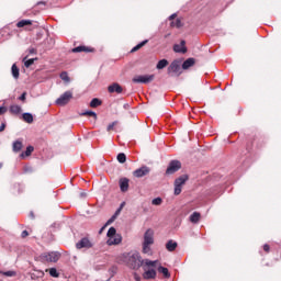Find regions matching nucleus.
Returning a JSON list of instances; mask_svg holds the SVG:
<instances>
[{"label":"nucleus","instance_id":"obj_1","mask_svg":"<svg viewBox=\"0 0 281 281\" xmlns=\"http://www.w3.org/2000/svg\"><path fill=\"white\" fill-rule=\"evenodd\" d=\"M151 245H155V231L153 228H148L144 234L143 240V254L147 256L153 255V249L150 248Z\"/></svg>","mask_w":281,"mask_h":281},{"label":"nucleus","instance_id":"obj_2","mask_svg":"<svg viewBox=\"0 0 281 281\" xmlns=\"http://www.w3.org/2000/svg\"><path fill=\"white\" fill-rule=\"evenodd\" d=\"M124 262L130 269H139V267L144 265V260H142L139 252H128L124 256Z\"/></svg>","mask_w":281,"mask_h":281},{"label":"nucleus","instance_id":"obj_3","mask_svg":"<svg viewBox=\"0 0 281 281\" xmlns=\"http://www.w3.org/2000/svg\"><path fill=\"white\" fill-rule=\"evenodd\" d=\"M153 80H155V75H139L135 76L132 79V82H134V85H149V82H153Z\"/></svg>","mask_w":281,"mask_h":281},{"label":"nucleus","instance_id":"obj_4","mask_svg":"<svg viewBox=\"0 0 281 281\" xmlns=\"http://www.w3.org/2000/svg\"><path fill=\"white\" fill-rule=\"evenodd\" d=\"M72 98H74V92L66 91L56 100V104L57 106H65L66 104H69Z\"/></svg>","mask_w":281,"mask_h":281},{"label":"nucleus","instance_id":"obj_5","mask_svg":"<svg viewBox=\"0 0 281 281\" xmlns=\"http://www.w3.org/2000/svg\"><path fill=\"white\" fill-rule=\"evenodd\" d=\"M188 175H182L175 180V195L179 196L181 194L182 186H186V181H188Z\"/></svg>","mask_w":281,"mask_h":281},{"label":"nucleus","instance_id":"obj_6","mask_svg":"<svg viewBox=\"0 0 281 281\" xmlns=\"http://www.w3.org/2000/svg\"><path fill=\"white\" fill-rule=\"evenodd\" d=\"M41 260H43V262H56L57 260H60V254L45 252L41 256Z\"/></svg>","mask_w":281,"mask_h":281},{"label":"nucleus","instance_id":"obj_7","mask_svg":"<svg viewBox=\"0 0 281 281\" xmlns=\"http://www.w3.org/2000/svg\"><path fill=\"white\" fill-rule=\"evenodd\" d=\"M181 168V161L179 160H171L167 167L166 175H175V172H179Z\"/></svg>","mask_w":281,"mask_h":281},{"label":"nucleus","instance_id":"obj_8","mask_svg":"<svg viewBox=\"0 0 281 281\" xmlns=\"http://www.w3.org/2000/svg\"><path fill=\"white\" fill-rule=\"evenodd\" d=\"M91 247H93V243L89 237H83L76 244V249H91Z\"/></svg>","mask_w":281,"mask_h":281},{"label":"nucleus","instance_id":"obj_9","mask_svg":"<svg viewBox=\"0 0 281 281\" xmlns=\"http://www.w3.org/2000/svg\"><path fill=\"white\" fill-rule=\"evenodd\" d=\"M72 54H80L82 52H85L86 54H93V52H95V48L90 47V46H77L75 48L71 49Z\"/></svg>","mask_w":281,"mask_h":281},{"label":"nucleus","instance_id":"obj_10","mask_svg":"<svg viewBox=\"0 0 281 281\" xmlns=\"http://www.w3.org/2000/svg\"><path fill=\"white\" fill-rule=\"evenodd\" d=\"M133 175L137 178V179H142V177H146L147 175H150V168L143 166L139 169H136Z\"/></svg>","mask_w":281,"mask_h":281},{"label":"nucleus","instance_id":"obj_11","mask_svg":"<svg viewBox=\"0 0 281 281\" xmlns=\"http://www.w3.org/2000/svg\"><path fill=\"white\" fill-rule=\"evenodd\" d=\"M169 21H171L170 27H183V22H181L180 18L177 19V13L171 14Z\"/></svg>","mask_w":281,"mask_h":281},{"label":"nucleus","instance_id":"obj_12","mask_svg":"<svg viewBox=\"0 0 281 281\" xmlns=\"http://www.w3.org/2000/svg\"><path fill=\"white\" fill-rule=\"evenodd\" d=\"M181 71V64H179V60H173L170 66L168 67V74H178Z\"/></svg>","mask_w":281,"mask_h":281},{"label":"nucleus","instance_id":"obj_13","mask_svg":"<svg viewBox=\"0 0 281 281\" xmlns=\"http://www.w3.org/2000/svg\"><path fill=\"white\" fill-rule=\"evenodd\" d=\"M173 52H176V54H187L188 48L186 47V41L182 40L180 44H175Z\"/></svg>","mask_w":281,"mask_h":281},{"label":"nucleus","instance_id":"obj_14","mask_svg":"<svg viewBox=\"0 0 281 281\" xmlns=\"http://www.w3.org/2000/svg\"><path fill=\"white\" fill-rule=\"evenodd\" d=\"M120 243H122V235H115L114 237H110L106 240V245H109V247L113 245H120Z\"/></svg>","mask_w":281,"mask_h":281},{"label":"nucleus","instance_id":"obj_15","mask_svg":"<svg viewBox=\"0 0 281 281\" xmlns=\"http://www.w3.org/2000/svg\"><path fill=\"white\" fill-rule=\"evenodd\" d=\"M108 91L109 93H122L123 89L122 86H120V83H113L108 87Z\"/></svg>","mask_w":281,"mask_h":281},{"label":"nucleus","instance_id":"obj_16","mask_svg":"<svg viewBox=\"0 0 281 281\" xmlns=\"http://www.w3.org/2000/svg\"><path fill=\"white\" fill-rule=\"evenodd\" d=\"M143 278H144L145 280H155V278H157V271H155V269L147 270V271H145V273L143 274Z\"/></svg>","mask_w":281,"mask_h":281},{"label":"nucleus","instance_id":"obj_17","mask_svg":"<svg viewBox=\"0 0 281 281\" xmlns=\"http://www.w3.org/2000/svg\"><path fill=\"white\" fill-rule=\"evenodd\" d=\"M120 188L121 192H128V178L120 179Z\"/></svg>","mask_w":281,"mask_h":281},{"label":"nucleus","instance_id":"obj_18","mask_svg":"<svg viewBox=\"0 0 281 281\" xmlns=\"http://www.w3.org/2000/svg\"><path fill=\"white\" fill-rule=\"evenodd\" d=\"M9 111H10V114L11 115H20L21 114V106L20 105H16V104H13L9 108Z\"/></svg>","mask_w":281,"mask_h":281},{"label":"nucleus","instance_id":"obj_19","mask_svg":"<svg viewBox=\"0 0 281 281\" xmlns=\"http://www.w3.org/2000/svg\"><path fill=\"white\" fill-rule=\"evenodd\" d=\"M22 120L23 122H26V124H32L34 122V116L32 115V113H23L22 114Z\"/></svg>","mask_w":281,"mask_h":281},{"label":"nucleus","instance_id":"obj_20","mask_svg":"<svg viewBox=\"0 0 281 281\" xmlns=\"http://www.w3.org/2000/svg\"><path fill=\"white\" fill-rule=\"evenodd\" d=\"M194 63H196L194 58H188L183 61L182 69H190V67H193Z\"/></svg>","mask_w":281,"mask_h":281},{"label":"nucleus","instance_id":"obj_21","mask_svg":"<svg viewBox=\"0 0 281 281\" xmlns=\"http://www.w3.org/2000/svg\"><path fill=\"white\" fill-rule=\"evenodd\" d=\"M13 153H21V150L23 149V142L21 140H16L13 143Z\"/></svg>","mask_w":281,"mask_h":281},{"label":"nucleus","instance_id":"obj_22","mask_svg":"<svg viewBox=\"0 0 281 281\" xmlns=\"http://www.w3.org/2000/svg\"><path fill=\"white\" fill-rule=\"evenodd\" d=\"M145 45H148V40H145L137 44L135 47L132 48L131 53L135 54V52H139V49H142V47H144Z\"/></svg>","mask_w":281,"mask_h":281},{"label":"nucleus","instance_id":"obj_23","mask_svg":"<svg viewBox=\"0 0 281 281\" xmlns=\"http://www.w3.org/2000/svg\"><path fill=\"white\" fill-rule=\"evenodd\" d=\"M190 221L194 224L199 223V221H201V213L199 212H193L191 215H190Z\"/></svg>","mask_w":281,"mask_h":281},{"label":"nucleus","instance_id":"obj_24","mask_svg":"<svg viewBox=\"0 0 281 281\" xmlns=\"http://www.w3.org/2000/svg\"><path fill=\"white\" fill-rule=\"evenodd\" d=\"M178 247V244L177 241H173V240H169L167 244H166V249L168 251H175V249H177Z\"/></svg>","mask_w":281,"mask_h":281},{"label":"nucleus","instance_id":"obj_25","mask_svg":"<svg viewBox=\"0 0 281 281\" xmlns=\"http://www.w3.org/2000/svg\"><path fill=\"white\" fill-rule=\"evenodd\" d=\"M11 71H12V76L15 80H19V76H20V70L19 67L16 66V64H13L11 67Z\"/></svg>","mask_w":281,"mask_h":281},{"label":"nucleus","instance_id":"obj_26","mask_svg":"<svg viewBox=\"0 0 281 281\" xmlns=\"http://www.w3.org/2000/svg\"><path fill=\"white\" fill-rule=\"evenodd\" d=\"M158 273H162L164 278H170V271L166 267H158Z\"/></svg>","mask_w":281,"mask_h":281},{"label":"nucleus","instance_id":"obj_27","mask_svg":"<svg viewBox=\"0 0 281 281\" xmlns=\"http://www.w3.org/2000/svg\"><path fill=\"white\" fill-rule=\"evenodd\" d=\"M101 105H102V101L98 98L92 99L90 102L91 109H98V106H101Z\"/></svg>","mask_w":281,"mask_h":281},{"label":"nucleus","instance_id":"obj_28","mask_svg":"<svg viewBox=\"0 0 281 281\" xmlns=\"http://www.w3.org/2000/svg\"><path fill=\"white\" fill-rule=\"evenodd\" d=\"M168 67V59H161L156 65V69H166Z\"/></svg>","mask_w":281,"mask_h":281},{"label":"nucleus","instance_id":"obj_29","mask_svg":"<svg viewBox=\"0 0 281 281\" xmlns=\"http://www.w3.org/2000/svg\"><path fill=\"white\" fill-rule=\"evenodd\" d=\"M106 236L108 238H113L114 236H120V234H117V229H115V227H110Z\"/></svg>","mask_w":281,"mask_h":281},{"label":"nucleus","instance_id":"obj_30","mask_svg":"<svg viewBox=\"0 0 281 281\" xmlns=\"http://www.w3.org/2000/svg\"><path fill=\"white\" fill-rule=\"evenodd\" d=\"M27 25H32V20H22L16 23V27H25Z\"/></svg>","mask_w":281,"mask_h":281},{"label":"nucleus","instance_id":"obj_31","mask_svg":"<svg viewBox=\"0 0 281 281\" xmlns=\"http://www.w3.org/2000/svg\"><path fill=\"white\" fill-rule=\"evenodd\" d=\"M34 153V146H27L25 153L21 154V157H30Z\"/></svg>","mask_w":281,"mask_h":281},{"label":"nucleus","instance_id":"obj_32","mask_svg":"<svg viewBox=\"0 0 281 281\" xmlns=\"http://www.w3.org/2000/svg\"><path fill=\"white\" fill-rule=\"evenodd\" d=\"M46 271H48V273L52 278H60V273H58V270H56V268H50Z\"/></svg>","mask_w":281,"mask_h":281},{"label":"nucleus","instance_id":"obj_33","mask_svg":"<svg viewBox=\"0 0 281 281\" xmlns=\"http://www.w3.org/2000/svg\"><path fill=\"white\" fill-rule=\"evenodd\" d=\"M119 164H126V154L120 153L116 157Z\"/></svg>","mask_w":281,"mask_h":281},{"label":"nucleus","instance_id":"obj_34","mask_svg":"<svg viewBox=\"0 0 281 281\" xmlns=\"http://www.w3.org/2000/svg\"><path fill=\"white\" fill-rule=\"evenodd\" d=\"M81 115H83V116L88 115L89 117H93L94 120H98V114L93 111H86Z\"/></svg>","mask_w":281,"mask_h":281},{"label":"nucleus","instance_id":"obj_35","mask_svg":"<svg viewBox=\"0 0 281 281\" xmlns=\"http://www.w3.org/2000/svg\"><path fill=\"white\" fill-rule=\"evenodd\" d=\"M119 122L114 121L111 124L108 125L106 131L108 133H111V131H115V126H117Z\"/></svg>","mask_w":281,"mask_h":281},{"label":"nucleus","instance_id":"obj_36","mask_svg":"<svg viewBox=\"0 0 281 281\" xmlns=\"http://www.w3.org/2000/svg\"><path fill=\"white\" fill-rule=\"evenodd\" d=\"M60 78L64 80V82H70L71 79L69 78V75L67 74V71H63L60 74Z\"/></svg>","mask_w":281,"mask_h":281},{"label":"nucleus","instance_id":"obj_37","mask_svg":"<svg viewBox=\"0 0 281 281\" xmlns=\"http://www.w3.org/2000/svg\"><path fill=\"white\" fill-rule=\"evenodd\" d=\"M143 263H145L146 267H155L157 265V261H150L146 259V260H143Z\"/></svg>","mask_w":281,"mask_h":281},{"label":"nucleus","instance_id":"obj_38","mask_svg":"<svg viewBox=\"0 0 281 281\" xmlns=\"http://www.w3.org/2000/svg\"><path fill=\"white\" fill-rule=\"evenodd\" d=\"M161 203H164V200L161 198H155L151 201V204H154V205H161Z\"/></svg>","mask_w":281,"mask_h":281},{"label":"nucleus","instance_id":"obj_39","mask_svg":"<svg viewBox=\"0 0 281 281\" xmlns=\"http://www.w3.org/2000/svg\"><path fill=\"white\" fill-rule=\"evenodd\" d=\"M34 58H32V59H29V60H26V61H24V67H32V65H34Z\"/></svg>","mask_w":281,"mask_h":281},{"label":"nucleus","instance_id":"obj_40","mask_svg":"<svg viewBox=\"0 0 281 281\" xmlns=\"http://www.w3.org/2000/svg\"><path fill=\"white\" fill-rule=\"evenodd\" d=\"M115 218H117L116 215H113L110 220H108V222L105 223V227H109V225H111L112 223H114V222H115Z\"/></svg>","mask_w":281,"mask_h":281},{"label":"nucleus","instance_id":"obj_41","mask_svg":"<svg viewBox=\"0 0 281 281\" xmlns=\"http://www.w3.org/2000/svg\"><path fill=\"white\" fill-rule=\"evenodd\" d=\"M4 276H7L8 278H12L13 276H16L15 271H7L4 272Z\"/></svg>","mask_w":281,"mask_h":281},{"label":"nucleus","instance_id":"obj_42","mask_svg":"<svg viewBox=\"0 0 281 281\" xmlns=\"http://www.w3.org/2000/svg\"><path fill=\"white\" fill-rule=\"evenodd\" d=\"M270 250L271 247L268 244L263 245V251H266V254H269Z\"/></svg>","mask_w":281,"mask_h":281},{"label":"nucleus","instance_id":"obj_43","mask_svg":"<svg viewBox=\"0 0 281 281\" xmlns=\"http://www.w3.org/2000/svg\"><path fill=\"white\" fill-rule=\"evenodd\" d=\"M30 236V233L27 231H23L21 234V238H27Z\"/></svg>","mask_w":281,"mask_h":281},{"label":"nucleus","instance_id":"obj_44","mask_svg":"<svg viewBox=\"0 0 281 281\" xmlns=\"http://www.w3.org/2000/svg\"><path fill=\"white\" fill-rule=\"evenodd\" d=\"M27 93L23 92L22 95L19 98V100H21L22 102H25Z\"/></svg>","mask_w":281,"mask_h":281},{"label":"nucleus","instance_id":"obj_45","mask_svg":"<svg viewBox=\"0 0 281 281\" xmlns=\"http://www.w3.org/2000/svg\"><path fill=\"white\" fill-rule=\"evenodd\" d=\"M7 111L8 109L5 106H0V115H3Z\"/></svg>","mask_w":281,"mask_h":281},{"label":"nucleus","instance_id":"obj_46","mask_svg":"<svg viewBox=\"0 0 281 281\" xmlns=\"http://www.w3.org/2000/svg\"><path fill=\"white\" fill-rule=\"evenodd\" d=\"M5 131V123H2L0 125V133H3Z\"/></svg>","mask_w":281,"mask_h":281},{"label":"nucleus","instance_id":"obj_47","mask_svg":"<svg viewBox=\"0 0 281 281\" xmlns=\"http://www.w3.org/2000/svg\"><path fill=\"white\" fill-rule=\"evenodd\" d=\"M104 229H106V224H104V226L100 228L99 234H102V232H104Z\"/></svg>","mask_w":281,"mask_h":281},{"label":"nucleus","instance_id":"obj_48","mask_svg":"<svg viewBox=\"0 0 281 281\" xmlns=\"http://www.w3.org/2000/svg\"><path fill=\"white\" fill-rule=\"evenodd\" d=\"M37 5H47V2H45V1H40V2H37Z\"/></svg>","mask_w":281,"mask_h":281},{"label":"nucleus","instance_id":"obj_49","mask_svg":"<svg viewBox=\"0 0 281 281\" xmlns=\"http://www.w3.org/2000/svg\"><path fill=\"white\" fill-rule=\"evenodd\" d=\"M29 54H36L35 48H30V49H29Z\"/></svg>","mask_w":281,"mask_h":281},{"label":"nucleus","instance_id":"obj_50","mask_svg":"<svg viewBox=\"0 0 281 281\" xmlns=\"http://www.w3.org/2000/svg\"><path fill=\"white\" fill-rule=\"evenodd\" d=\"M134 278H135L136 281H139V280H140V278L138 277L137 273H134Z\"/></svg>","mask_w":281,"mask_h":281},{"label":"nucleus","instance_id":"obj_51","mask_svg":"<svg viewBox=\"0 0 281 281\" xmlns=\"http://www.w3.org/2000/svg\"><path fill=\"white\" fill-rule=\"evenodd\" d=\"M29 216H30V218H34L35 216H34V212H30V214H29Z\"/></svg>","mask_w":281,"mask_h":281},{"label":"nucleus","instance_id":"obj_52","mask_svg":"<svg viewBox=\"0 0 281 281\" xmlns=\"http://www.w3.org/2000/svg\"><path fill=\"white\" fill-rule=\"evenodd\" d=\"M120 212H121V209H119V210L115 212L114 216H117V215L120 214Z\"/></svg>","mask_w":281,"mask_h":281},{"label":"nucleus","instance_id":"obj_53","mask_svg":"<svg viewBox=\"0 0 281 281\" xmlns=\"http://www.w3.org/2000/svg\"><path fill=\"white\" fill-rule=\"evenodd\" d=\"M1 168H3V162H0V170H1Z\"/></svg>","mask_w":281,"mask_h":281}]
</instances>
